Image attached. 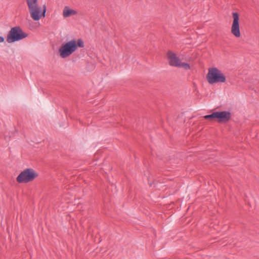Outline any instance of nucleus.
Returning <instances> with one entry per match:
<instances>
[{
	"instance_id": "obj_1",
	"label": "nucleus",
	"mask_w": 259,
	"mask_h": 259,
	"mask_svg": "<svg viewBox=\"0 0 259 259\" xmlns=\"http://www.w3.org/2000/svg\"><path fill=\"white\" fill-rule=\"evenodd\" d=\"M78 47L83 48V41L81 39H71L61 46L58 50L59 55L62 58H67L75 52Z\"/></svg>"
},
{
	"instance_id": "obj_2",
	"label": "nucleus",
	"mask_w": 259,
	"mask_h": 259,
	"mask_svg": "<svg viewBox=\"0 0 259 259\" xmlns=\"http://www.w3.org/2000/svg\"><path fill=\"white\" fill-rule=\"evenodd\" d=\"M28 5L30 16L33 20H39L41 16L45 17L46 12V7L44 5L43 11L41 12V8L38 6L37 0H26Z\"/></svg>"
},
{
	"instance_id": "obj_3",
	"label": "nucleus",
	"mask_w": 259,
	"mask_h": 259,
	"mask_svg": "<svg viewBox=\"0 0 259 259\" xmlns=\"http://www.w3.org/2000/svg\"><path fill=\"white\" fill-rule=\"evenodd\" d=\"M206 79L210 84L224 83L226 78L223 73L216 67L209 68L206 75Z\"/></svg>"
},
{
	"instance_id": "obj_4",
	"label": "nucleus",
	"mask_w": 259,
	"mask_h": 259,
	"mask_svg": "<svg viewBox=\"0 0 259 259\" xmlns=\"http://www.w3.org/2000/svg\"><path fill=\"white\" fill-rule=\"evenodd\" d=\"M28 34L23 32L19 26L14 27L11 29L7 36V41L12 43L26 38Z\"/></svg>"
},
{
	"instance_id": "obj_5",
	"label": "nucleus",
	"mask_w": 259,
	"mask_h": 259,
	"mask_svg": "<svg viewBox=\"0 0 259 259\" xmlns=\"http://www.w3.org/2000/svg\"><path fill=\"white\" fill-rule=\"evenodd\" d=\"M167 57L170 66L182 68L185 70H189L190 69V66L188 63L182 62L176 54L172 51H168L167 52Z\"/></svg>"
},
{
	"instance_id": "obj_6",
	"label": "nucleus",
	"mask_w": 259,
	"mask_h": 259,
	"mask_svg": "<svg viewBox=\"0 0 259 259\" xmlns=\"http://www.w3.org/2000/svg\"><path fill=\"white\" fill-rule=\"evenodd\" d=\"M38 176L37 174L32 168H27L17 177V181L19 183H26L32 181Z\"/></svg>"
},
{
	"instance_id": "obj_7",
	"label": "nucleus",
	"mask_w": 259,
	"mask_h": 259,
	"mask_svg": "<svg viewBox=\"0 0 259 259\" xmlns=\"http://www.w3.org/2000/svg\"><path fill=\"white\" fill-rule=\"evenodd\" d=\"M232 15L233 21L231 26V31L234 36L239 37L241 36L239 24V16L237 12H233Z\"/></svg>"
},
{
	"instance_id": "obj_8",
	"label": "nucleus",
	"mask_w": 259,
	"mask_h": 259,
	"mask_svg": "<svg viewBox=\"0 0 259 259\" xmlns=\"http://www.w3.org/2000/svg\"><path fill=\"white\" fill-rule=\"evenodd\" d=\"M216 120L219 122H226L231 118V113L226 111L216 112Z\"/></svg>"
},
{
	"instance_id": "obj_9",
	"label": "nucleus",
	"mask_w": 259,
	"mask_h": 259,
	"mask_svg": "<svg viewBox=\"0 0 259 259\" xmlns=\"http://www.w3.org/2000/svg\"><path fill=\"white\" fill-rule=\"evenodd\" d=\"M77 14V12L76 10L70 9L68 6H65L63 11V16L64 18H68Z\"/></svg>"
},
{
	"instance_id": "obj_10",
	"label": "nucleus",
	"mask_w": 259,
	"mask_h": 259,
	"mask_svg": "<svg viewBox=\"0 0 259 259\" xmlns=\"http://www.w3.org/2000/svg\"><path fill=\"white\" fill-rule=\"evenodd\" d=\"M203 117L205 119L213 121L216 119V112H213L212 114L209 115H205Z\"/></svg>"
},
{
	"instance_id": "obj_11",
	"label": "nucleus",
	"mask_w": 259,
	"mask_h": 259,
	"mask_svg": "<svg viewBox=\"0 0 259 259\" xmlns=\"http://www.w3.org/2000/svg\"><path fill=\"white\" fill-rule=\"evenodd\" d=\"M5 40L3 36H0V42H3Z\"/></svg>"
}]
</instances>
